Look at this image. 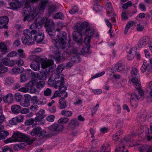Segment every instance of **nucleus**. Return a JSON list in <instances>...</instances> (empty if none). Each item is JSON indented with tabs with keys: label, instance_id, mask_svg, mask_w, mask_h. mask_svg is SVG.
I'll return each instance as SVG.
<instances>
[{
	"label": "nucleus",
	"instance_id": "38",
	"mask_svg": "<svg viewBox=\"0 0 152 152\" xmlns=\"http://www.w3.org/2000/svg\"><path fill=\"white\" fill-rule=\"evenodd\" d=\"M61 114L63 115L69 117L72 115V112L71 111H67L64 110L61 111Z\"/></svg>",
	"mask_w": 152,
	"mask_h": 152
},
{
	"label": "nucleus",
	"instance_id": "64",
	"mask_svg": "<svg viewBox=\"0 0 152 152\" xmlns=\"http://www.w3.org/2000/svg\"><path fill=\"white\" fill-rule=\"evenodd\" d=\"M91 37L86 35V36L85 38L84 42L86 44H88L90 43L91 39Z\"/></svg>",
	"mask_w": 152,
	"mask_h": 152
},
{
	"label": "nucleus",
	"instance_id": "53",
	"mask_svg": "<svg viewBox=\"0 0 152 152\" xmlns=\"http://www.w3.org/2000/svg\"><path fill=\"white\" fill-rule=\"evenodd\" d=\"M38 27V24L37 23V20H36L34 23L31 24L29 26V28L31 29H36Z\"/></svg>",
	"mask_w": 152,
	"mask_h": 152
},
{
	"label": "nucleus",
	"instance_id": "17",
	"mask_svg": "<svg viewBox=\"0 0 152 152\" xmlns=\"http://www.w3.org/2000/svg\"><path fill=\"white\" fill-rule=\"evenodd\" d=\"M49 72L47 71H45L41 72L38 74V79L40 80H45L46 79L47 76L48 75Z\"/></svg>",
	"mask_w": 152,
	"mask_h": 152
},
{
	"label": "nucleus",
	"instance_id": "32",
	"mask_svg": "<svg viewBox=\"0 0 152 152\" xmlns=\"http://www.w3.org/2000/svg\"><path fill=\"white\" fill-rule=\"evenodd\" d=\"M9 22L8 18L6 16H3L0 17V23L1 24H6Z\"/></svg>",
	"mask_w": 152,
	"mask_h": 152
},
{
	"label": "nucleus",
	"instance_id": "11",
	"mask_svg": "<svg viewBox=\"0 0 152 152\" xmlns=\"http://www.w3.org/2000/svg\"><path fill=\"white\" fill-rule=\"evenodd\" d=\"M150 41V38L147 36L143 37L140 39L138 44V45L140 48L144 47Z\"/></svg>",
	"mask_w": 152,
	"mask_h": 152
},
{
	"label": "nucleus",
	"instance_id": "49",
	"mask_svg": "<svg viewBox=\"0 0 152 152\" xmlns=\"http://www.w3.org/2000/svg\"><path fill=\"white\" fill-rule=\"evenodd\" d=\"M52 93L51 89L49 88H47L46 90L44 91V95L45 96H50Z\"/></svg>",
	"mask_w": 152,
	"mask_h": 152
},
{
	"label": "nucleus",
	"instance_id": "7",
	"mask_svg": "<svg viewBox=\"0 0 152 152\" xmlns=\"http://www.w3.org/2000/svg\"><path fill=\"white\" fill-rule=\"evenodd\" d=\"M46 3L44 1H42L39 7L36 8L34 9L33 12L31 13L32 17L34 18L37 16L39 13H41L45 9L46 7ZM29 14H30V13Z\"/></svg>",
	"mask_w": 152,
	"mask_h": 152
},
{
	"label": "nucleus",
	"instance_id": "45",
	"mask_svg": "<svg viewBox=\"0 0 152 152\" xmlns=\"http://www.w3.org/2000/svg\"><path fill=\"white\" fill-rule=\"evenodd\" d=\"M71 61L73 63H79L80 62V58L78 56H74L71 58Z\"/></svg>",
	"mask_w": 152,
	"mask_h": 152
},
{
	"label": "nucleus",
	"instance_id": "43",
	"mask_svg": "<svg viewBox=\"0 0 152 152\" xmlns=\"http://www.w3.org/2000/svg\"><path fill=\"white\" fill-rule=\"evenodd\" d=\"M64 65L63 64L59 65L56 68V71L58 73H60L62 72L64 68Z\"/></svg>",
	"mask_w": 152,
	"mask_h": 152
},
{
	"label": "nucleus",
	"instance_id": "59",
	"mask_svg": "<svg viewBox=\"0 0 152 152\" xmlns=\"http://www.w3.org/2000/svg\"><path fill=\"white\" fill-rule=\"evenodd\" d=\"M55 116L53 115H49L46 118L47 120L49 122H53L54 121Z\"/></svg>",
	"mask_w": 152,
	"mask_h": 152
},
{
	"label": "nucleus",
	"instance_id": "24",
	"mask_svg": "<svg viewBox=\"0 0 152 152\" xmlns=\"http://www.w3.org/2000/svg\"><path fill=\"white\" fill-rule=\"evenodd\" d=\"M3 61L4 62L5 65L10 66H13L16 64V61L12 60L10 61L8 58L5 59Z\"/></svg>",
	"mask_w": 152,
	"mask_h": 152
},
{
	"label": "nucleus",
	"instance_id": "29",
	"mask_svg": "<svg viewBox=\"0 0 152 152\" xmlns=\"http://www.w3.org/2000/svg\"><path fill=\"white\" fill-rule=\"evenodd\" d=\"M4 102L5 103H7L10 102L12 99V95L10 93L8 94L3 97Z\"/></svg>",
	"mask_w": 152,
	"mask_h": 152
},
{
	"label": "nucleus",
	"instance_id": "47",
	"mask_svg": "<svg viewBox=\"0 0 152 152\" xmlns=\"http://www.w3.org/2000/svg\"><path fill=\"white\" fill-rule=\"evenodd\" d=\"M20 81L22 83H24L27 80V77H26V74L22 73L20 75Z\"/></svg>",
	"mask_w": 152,
	"mask_h": 152
},
{
	"label": "nucleus",
	"instance_id": "15",
	"mask_svg": "<svg viewBox=\"0 0 152 152\" xmlns=\"http://www.w3.org/2000/svg\"><path fill=\"white\" fill-rule=\"evenodd\" d=\"M131 12L126 10L124 11L121 14L122 20H125L128 19L129 17H131L132 15Z\"/></svg>",
	"mask_w": 152,
	"mask_h": 152
},
{
	"label": "nucleus",
	"instance_id": "50",
	"mask_svg": "<svg viewBox=\"0 0 152 152\" xmlns=\"http://www.w3.org/2000/svg\"><path fill=\"white\" fill-rule=\"evenodd\" d=\"M68 118H62L58 121V122L61 124H65L68 121Z\"/></svg>",
	"mask_w": 152,
	"mask_h": 152
},
{
	"label": "nucleus",
	"instance_id": "44",
	"mask_svg": "<svg viewBox=\"0 0 152 152\" xmlns=\"http://www.w3.org/2000/svg\"><path fill=\"white\" fill-rule=\"evenodd\" d=\"M132 3L131 1H129L126 3L123 4L122 7L123 9L126 10L129 7H131L132 6Z\"/></svg>",
	"mask_w": 152,
	"mask_h": 152
},
{
	"label": "nucleus",
	"instance_id": "26",
	"mask_svg": "<svg viewBox=\"0 0 152 152\" xmlns=\"http://www.w3.org/2000/svg\"><path fill=\"white\" fill-rule=\"evenodd\" d=\"M138 95H137V94L135 93H132L131 95V100H135L136 99H139L141 98H142L144 97V94L142 96H140V94H139V91H138Z\"/></svg>",
	"mask_w": 152,
	"mask_h": 152
},
{
	"label": "nucleus",
	"instance_id": "10",
	"mask_svg": "<svg viewBox=\"0 0 152 152\" xmlns=\"http://www.w3.org/2000/svg\"><path fill=\"white\" fill-rule=\"evenodd\" d=\"M88 25V23L87 22H80L76 23L75 29L76 30L80 31H82L83 29H85V28H87Z\"/></svg>",
	"mask_w": 152,
	"mask_h": 152
},
{
	"label": "nucleus",
	"instance_id": "42",
	"mask_svg": "<svg viewBox=\"0 0 152 152\" xmlns=\"http://www.w3.org/2000/svg\"><path fill=\"white\" fill-rule=\"evenodd\" d=\"M37 88L40 89L44 86L45 82L44 81H40L37 83Z\"/></svg>",
	"mask_w": 152,
	"mask_h": 152
},
{
	"label": "nucleus",
	"instance_id": "58",
	"mask_svg": "<svg viewBox=\"0 0 152 152\" xmlns=\"http://www.w3.org/2000/svg\"><path fill=\"white\" fill-rule=\"evenodd\" d=\"M16 63L19 66H21L24 65V62L23 60L19 59L16 61Z\"/></svg>",
	"mask_w": 152,
	"mask_h": 152
},
{
	"label": "nucleus",
	"instance_id": "63",
	"mask_svg": "<svg viewBox=\"0 0 152 152\" xmlns=\"http://www.w3.org/2000/svg\"><path fill=\"white\" fill-rule=\"evenodd\" d=\"M18 123L15 117L13 118L10 121V123L12 125H16Z\"/></svg>",
	"mask_w": 152,
	"mask_h": 152
},
{
	"label": "nucleus",
	"instance_id": "12",
	"mask_svg": "<svg viewBox=\"0 0 152 152\" xmlns=\"http://www.w3.org/2000/svg\"><path fill=\"white\" fill-rule=\"evenodd\" d=\"M72 36L74 40L79 43H81L83 41L82 36L80 32L75 31L73 32Z\"/></svg>",
	"mask_w": 152,
	"mask_h": 152
},
{
	"label": "nucleus",
	"instance_id": "5",
	"mask_svg": "<svg viewBox=\"0 0 152 152\" xmlns=\"http://www.w3.org/2000/svg\"><path fill=\"white\" fill-rule=\"evenodd\" d=\"M64 126L61 125L57 124H54L48 127V129L51 133L47 134L49 137H51L57 134L59 132L61 131L63 129Z\"/></svg>",
	"mask_w": 152,
	"mask_h": 152
},
{
	"label": "nucleus",
	"instance_id": "33",
	"mask_svg": "<svg viewBox=\"0 0 152 152\" xmlns=\"http://www.w3.org/2000/svg\"><path fill=\"white\" fill-rule=\"evenodd\" d=\"M106 7L107 14H110L113 12V9L111 3H107L106 4Z\"/></svg>",
	"mask_w": 152,
	"mask_h": 152
},
{
	"label": "nucleus",
	"instance_id": "41",
	"mask_svg": "<svg viewBox=\"0 0 152 152\" xmlns=\"http://www.w3.org/2000/svg\"><path fill=\"white\" fill-rule=\"evenodd\" d=\"M15 98L17 102H20L22 98V96L20 93H17L15 95Z\"/></svg>",
	"mask_w": 152,
	"mask_h": 152
},
{
	"label": "nucleus",
	"instance_id": "16",
	"mask_svg": "<svg viewBox=\"0 0 152 152\" xmlns=\"http://www.w3.org/2000/svg\"><path fill=\"white\" fill-rule=\"evenodd\" d=\"M31 1V0H26L25 4L24 7L23 9V10L24 11V13H26L27 11H28V12L29 11L31 12L30 5Z\"/></svg>",
	"mask_w": 152,
	"mask_h": 152
},
{
	"label": "nucleus",
	"instance_id": "14",
	"mask_svg": "<svg viewBox=\"0 0 152 152\" xmlns=\"http://www.w3.org/2000/svg\"><path fill=\"white\" fill-rule=\"evenodd\" d=\"M44 35L42 31H40L37 33L34 36V39L36 42H40L44 39Z\"/></svg>",
	"mask_w": 152,
	"mask_h": 152
},
{
	"label": "nucleus",
	"instance_id": "31",
	"mask_svg": "<svg viewBox=\"0 0 152 152\" xmlns=\"http://www.w3.org/2000/svg\"><path fill=\"white\" fill-rule=\"evenodd\" d=\"M9 134V132L6 130H3L0 132V140L5 139V137L8 136Z\"/></svg>",
	"mask_w": 152,
	"mask_h": 152
},
{
	"label": "nucleus",
	"instance_id": "37",
	"mask_svg": "<svg viewBox=\"0 0 152 152\" xmlns=\"http://www.w3.org/2000/svg\"><path fill=\"white\" fill-rule=\"evenodd\" d=\"M54 19H59L61 20H63L64 19V16L62 13L61 12H58L56 13L53 17Z\"/></svg>",
	"mask_w": 152,
	"mask_h": 152
},
{
	"label": "nucleus",
	"instance_id": "27",
	"mask_svg": "<svg viewBox=\"0 0 152 152\" xmlns=\"http://www.w3.org/2000/svg\"><path fill=\"white\" fill-rule=\"evenodd\" d=\"M46 31L50 37L52 38L55 35V31L54 28H46Z\"/></svg>",
	"mask_w": 152,
	"mask_h": 152
},
{
	"label": "nucleus",
	"instance_id": "61",
	"mask_svg": "<svg viewBox=\"0 0 152 152\" xmlns=\"http://www.w3.org/2000/svg\"><path fill=\"white\" fill-rule=\"evenodd\" d=\"M123 124V120L121 119L118 120L117 122L116 127L118 128H121Z\"/></svg>",
	"mask_w": 152,
	"mask_h": 152
},
{
	"label": "nucleus",
	"instance_id": "48",
	"mask_svg": "<svg viewBox=\"0 0 152 152\" xmlns=\"http://www.w3.org/2000/svg\"><path fill=\"white\" fill-rule=\"evenodd\" d=\"M78 11V8L75 6L73 7L69 11V13L71 14H73L77 12Z\"/></svg>",
	"mask_w": 152,
	"mask_h": 152
},
{
	"label": "nucleus",
	"instance_id": "36",
	"mask_svg": "<svg viewBox=\"0 0 152 152\" xmlns=\"http://www.w3.org/2000/svg\"><path fill=\"white\" fill-rule=\"evenodd\" d=\"M28 59L32 62L39 61V57L36 55H32L29 56Z\"/></svg>",
	"mask_w": 152,
	"mask_h": 152
},
{
	"label": "nucleus",
	"instance_id": "57",
	"mask_svg": "<svg viewBox=\"0 0 152 152\" xmlns=\"http://www.w3.org/2000/svg\"><path fill=\"white\" fill-rule=\"evenodd\" d=\"M44 116H41V115H38L35 117L34 119L35 121L36 122H39L42 121V119L44 118Z\"/></svg>",
	"mask_w": 152,
	"mask_h": 152
},
{
	"label": "nucleus",
	"instance_id": "62",
	"mask_svg": "<svg viewBox=\"0 0 152 152\" xmlns=\"http://www.w3.org/2000/svg\"><path fill=\"white\" fill-rule=\"evenodd\" d=\"M18 123L22 122L23 120V115H21L15 117Z\"/></svg>",
	"mask_w": 152,
	"mask_h": 152
},
{
	"label": "nucleus",
	"instance_id": "28",
	"mask_svg": "<svg viewBox=\"0 0 152 152\" xmlns=\"http://www.w3.org/2000/svg\"><path fill=\"white\" fill-rule=\"evenodd\" d=\"M25 98L24 99L23 102L20 103L21 105L24 107H27L30 105V99L28 97L25 96Z\"/></svg>",
	"mask_w": 152,
	"mask_h": 152
},
{
	"label": "nucleus",
	"instance_id": "60",
	"mask_svg": "<svg viewBox=\"0 0 152 152\" xmlns=\"http://www.w3.org/2000/svg\"><path fill=\"white\" fill-rule=\"evenodd\" d=\"M39 101L38 104L44 105L47 103V100L46 99L43 97V99L39 100Z\"/></svg>",
	"mask_w": 152,
	"mask_h": 152
},
{
	"label": "nucleus",
	"instance_id": "52",
	"mask_svg": "<svg viewBox=\"0 0 152 152\" xmlns=\"http://www.w3.org/2000/svg\"><path fill=\"white\" fill-rule=\"evenodd\" d=\"M131 73L132 77H135L138 73V70L135 68H132Z\"/></svg>",
	"mask_w": 152,
	"mask_h": 152
},
{
	"label": "nucleus",
	"instance_id": "39",
	"mask_svg": "<svg viewBox=\"0 0 152 152\" xmlns=\"http://www.w3.org/2000/svg\"><path fill=\"white\" fill-rule=\"evenodd\" d=\"M56 11V8L55 6L52 5L48 7V12L50 14Z\"/></svg>",
	"mask_w": 152,
	"mask_h": 152
},
{
	"label": "nucleus",
	"instance_id": "19",
	"mask_svg": "<svg viewBox=\"0 0 152 152\" xmlns=\"http://www.w3.org/2000/svg\"><path fill=\"white\" fill-rule=\"evenodd\" d=\"M45 26L47 28H54L55 26L54 22L52 19L46 20L45 24Z\"/></svg>",
	"mask_w": 152,
	"mask_h": 152
},
{
	"label": "nucleus",
	"instance_id": "25",
	"mask_svg": "<svg viewBox=\"0 0 152 152\" xmlns=\"http://www.w3.org/2000/svg\"><path fill=\"white\" fill-rule=\"evenodd\" d=\"M4 65V62L3 61L0 63V74L4 73L8 71V68Z\"/></svg>",
	"mask_w": 152,
	"mask_h": 152
},
{
	"label": "nucleus",
	"instance_id": "22",
	"mask_svg": "<svg viewBox=\"0 0 152 152\" xmlns=\"http://www.w3.org/2000/svg\"><path fill=\"white\" fill-rule=\"evenodd\" d=\"M86 30L85 31V34L86 35H88L91 36L93 34L94 32V29L89 26V25L86 28H85Z\"/></svg>",
	"mask_w": 152,
	"mask_h": 152
},
{
	"label": "nucleus",
	"instance_id": "34",
	"mask_svg": "<svg viewBox=\"0 0 152 152\" xmlns=\"http://www.w3.org/2000/svg\"><path fill=\"white\" fill-rule=\"evenodd\" d=\"M124 68V66L121 63H118L115 64L114 67L116 72L121 71Z\"/></svg>",
	"mask_w": 152,
	"mask_h": 152
},
{
	"label": "nucleus",
	"instance_id": "54",
	"mask_svg": "<svg viewBox=\"0 0 152 152\" xmlns=\"http://www.w3.org/2000/svg\"><path fill=\"white\" fill-rule=\"evenodd\" d=\"M6 83L8 85H10L14 82V80L13 78L9 77L6 79Z\"/></svg>",
	"mask_w": 152,
	"mask_h": 152
},
{
	"label": "nucleus",
	"instance_id": "40",
	"mask_svg": "<svg viewBox=\"0 0 152 152\" xmlns=\"http://www.w3.org/2000/svg\"><path fill=\"white\" fill-rule=\"evenodd\" d=\"M110 151V149L108 146H105L104 144L101 147V152H109Z\"/></svg>",
	"mask_w": 152,
	"mask_h": 152
},
{
	"label": "nucleus",
	"instance_id": "30",
	"mask_svg": "<svg viewBox=\"0 0 152 152\" xmlns=\"http://www.w3.org/2000/svg\"><path fill=\"white\" fill-rule=\"evenodd\" d=\"M59 107L60 109H63L66 107L65 99L63 98L60 99L59 100Z\"/></svg>",
	"mask_w": 152,
	"mask_h": 152
},
{
	"label": "nucleus",
	"instance_id": "55",
	"mask_svg": "<svg viewBox=\"0 0 152 152\" xmlns=\"http://www.w3.org/2000/svg\"><path fill=\"white\" fill-rule=\"evenodd\" d=\"M137 49L135 47L132 48L130 50L129 53L135 56L136 54Z\"/></svg>",
	"mask_w": 152,
	"mask_h": 152
},
{
	"label": "nucleus",
	"instance_id": "20",
	"mask_svg": "<svg viewBox=\"0 0 152 152\" xmlns=\"http://www.w3.org/2000/svg\"><path fill=\"white\" fill-rule=\"evenodd\" d=\"M79 124L78 121L76 119H74L71 121L69 124V127L72 129H73L77 126Z\"/></svg>",
	"mask_w": 152,
	"mask_h": 152
},
{
	"label": "nucleus",
	"instance_id": "51",
	"mask_svg": "<svg viewBox=\"0 0 152 152\" xmlns=\"http://www.w3.org/2000/svg\"><path fill=\"white\" fill-rule=\"evenodd\" d=\"M18 52L19 54V56L22 58H26V56L23 53V50L22 49H19L18 50Z\"/></svg>",
	"mask_w": 152,
	"mask_h": 152
},
{
	"label": "nucleus",
	"instance_id": "4",
	"mask_svg": "<svg viewBox=\"0 0 152 152\" xmlns=\"http://www.w3.org/2000/svg\"><path fill=\"white\" fill-rule=\"evenodd\" d=\"M36 32V30H32L30 31L28 29H26L23 31L24 36L22 38V41L24 44L27 45H32L34 43V39L32 38V35Z\"/></svg>",
	"mask_w": 152,
	"mask_h": 152
},
{
	"label": "nucleus",
	"instance_id": "46",
	"mask_svg": "<svg viewBox=\"0 0 152 152\" xmlns=\"http://www.w3.org/2000/svg\"><path fill=\"white\" fill-rule=\"evenodd\" d=\"M12 71L15 74H17L22 72L23 71L22 69H21L19 68L15 67L12 69Z\"/></svg>",
	"mask_w": 152,
	"mask_h": 152
},
{
	"label": "nucleus",
	"instance_id": "1",
	"mask_svg": "<svg viewBox=\"0 0 152 152\" xmlns=\"http://www.w3.org/2000/svg\"><path fill=\"white\" fill-rule=\"evenodd\" d=\"M57 37V39L52 40V42L56 46L53 51L55 54L54 58L57 61H59L61 59V50L66 46V34L64 31H61L58 34Z\"/></svg>",
	"mask_w": 152,
	"mask_h": 152
},
{
	"label": "nucleus",
	"instance_id": "56",
	"mask_svg": "<svg viewBox=\"0 0 152 152\" xmlns=\"http://www.w3.org/2000/svg\"><path fill=\"white\" fill-rule=\"evenodd\" d=\"M3 152H12V149L7 146L4 147L2 148Z\"/></svg>",
	"mask_w": 152,
	"mask_h": 152
},
{
	"label": "nucleus",
	"instance_id": "35",
	"mask_svg": "<svg viewBox=\"0 0 152 152\" xmlns=\"http://www.w3.org/2000/svg\"><path fill=\"white\" fill-rule=\"evenodd\" d=\"M37 80L34 79L32 80L27 83V86L28 87H33L37 85Z\"/></svg>",
	"mask_w": 152,
	"mask_h": 152
},
{
	"label": "nucleus",
	"instance_id": "3",
	"mask_svg": "<svg viewBox=\"0 0 152 152\" xmlns=\"http://www.w3.org/2000/svg\"><path fill=\"white\" fill-rule=\"evenodd\" d=\"M64 84V77L62 75L58 74L55 75L54 80L49 79L48 81L49 85L53 86L56 89L58 88L59 91H64L66 89V87Z\"/></svg>",
	"mask_w": 152,
	"mask_h": 152
},
{
	"label": "nucleus",
	"instance_id": "9",
	"mask_svg": "<svg viewBox=\"0 0 152 152\" xmlns=\"http://www.w3.org/2000/svg\"><path fill=\"white\" fill-rule=\"evenodd\" d=\"M131 81L134 84V85L135 88L139 91V94H140V96H142L143 94V91L141 89V85L140 82L138 80V79L135 77H132Z\"/></svg>",
	"mask_w": 152,
	"mask_h": 152
},
{
	"label": "nucleus",
	"instance_id": "21",
	"mask_svg": "<svg viewBox=\"0 0 152 152\" xmlns=\"http://www.w3.org/2000/svg\"><path fill=\"white\" fill-rule=\"evenodd\" d=\"M21 108V107L18 105L15 104L11 107V110L12 112L14 114L19 113Z\"/></svg>",
	"mask_w": 152,
	"mask_h": 152
},
{
	"label": "nucleus",
	"instance_id": "6",
	"mask_svg": "<svg viewBox=\"0 0 152 152\" xmlns=\"http://www.w3.org/2000/svg\"><path fill=\"white\" fill-rule=\"evenodd\" d=\"M150 63L151 64H148L146 61H143V64L141 67L142 72H146V74H148L152 71V58L149 59Z\"/></svg>",
	"mask_w": 152,
	"mask_h": 152
},
{
	"label": "nucleus",
	"instance_id": "8",
	"mask_svg": "<svg viewBox=\"0 0 152 152\" xmlns=\"http://www.w3.org/2000/svg\"><path fill=\"white\" fill-rule=\"evenodd\" d=\"M46 131L42 130V129L40 127H37L33 129L32 131L30 132V134L32 136H35L36 137H38L42 136L46 133Z\"/></svg>",
	"mask_w": 152,
	"mask_h": 152
},
{
	"label": "nucleus",
	"instance_id": "18",
	"mask_svg": "<svg viewBox=\"0 0 152 152\" xmlns=\"http://www.w3.org/2000/svg\"><path fill=\"white\" fill-rule=\"evenodd\" d=\"M30 66L34 70L37 71L39 69L40 65L38 61L32 62Z\"/></svg>",
	"mask_w": 152,
	"mask_h": 152
},
{
	"label": "nucleus",
	"instance_id": "2",
	"mask_svg": "<svg viewBox=\"0 0 152 152\" xmlns=\"http://www.w3.org/2000/svg\"><path fill=\"white\" fill-rule=\"evenodd\" d=\"M24 141L27 142L29 145L31 144L33 142V140L31 139L28 135L16 132L13 133L11 137L5 140L4 142L5 143H8Z\"/></svg>",
	"mask_w": 152,
	"mask_h": 152
},
{
	"label": "nucleus",
	"instance_id": "13",
	"mask_svg": "<svg viewBox=\"0 0 152 152\" xmlns=\"http://www.w3.org/2000/svg\"><path fill=\"white\" fill-rule=\"evenodd\" d=\"M53 64V61L52 60H46L43 61L41 64L42 67V68L45 69L49 67L52 65Z\"/></svg>",
	"mask_w": 152,
	"mask_h": 152
},
{
	"label": "nucleus",
	"instance_id": "23",
	"mask_svg": "<svg viewBox=\"0 0 152 152\" xmlns=\"http://www.w3.org/2000/svg\"><path fill=\"white\" fill-rule=\"evenodd\" d=\"M0 51L3 54H5L7 52L6 45L3 42L0 43Z\"/></svg>",
	"mask_w": 152,
	"mask_h": 152
}]
</instances>
